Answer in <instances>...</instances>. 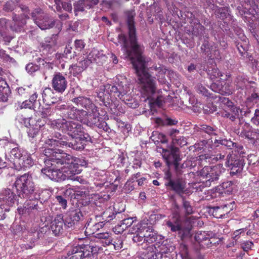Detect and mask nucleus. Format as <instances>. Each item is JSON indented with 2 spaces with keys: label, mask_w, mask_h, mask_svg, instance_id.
<instances>
[{
  "label": "nucleus",
  "mask_w": 259,
  "mask_h": 259,
  "mask_svg": "<svg viewBox=\"0 0 259 259\" xmlns=\"http://www.w3.org/2000/svg\"><path fill=\"white\" fill-rule=\"evenodd\" d=\"M98 1L99 0H79L74 5L75 15H77V12L83 11L84 8L90 9L93 6L97 5Z\"/></svg>",
  "instance_id": "nucleus-23"
},
{
  "label": "nucleus",
  "mask_w": 259,
  "mask_h": 259,
  "mask_svg": "<svg viewBox=\"0 0 259 259\" xmlns=\"http://www.w3.org/2000/svg\"><path fill=\"white\" fill-rule=\"evenodd\" d=\"M70 158L71 161L69 163H63L61 166L63 181L70 180L74 175H76L80 172L79 170L77 169L78 163L75 162V160L73 159L71 155Z\"/></svg>",
  "instance_id": "nucleus-17"
},
{
  "label": "nucleus",
  "mask_w": 259,
  "mask_h": 259,
  "mask_svg": "<svg viewBox=\"0 0 259 259\" xmlns=\"http://www.w3.org/2000/svg\"><path fill=\"white\" fill-rule=\"evenodd\" d=\"M16 120L21 124H24L26 126L31 125L30 121L32 120L30 118H26L21 114H18L16 117Z\"/></svg>",
  "instance_id": "nucleus-52"
},
{
  "label": "nucleus",
  "mask_w": 259,
  "mask_h": 259,
  "mask_svg": "<svg viewBox=\"0 0 259 259\" xmlns=\"http://www.w3.org/2000/svg\"><path fill=\"white\" fill-rule=\"evenodd\" d=\"M218 17L223 20L225 18H229L232 19V16L230 14V11L228 7H224L219 8L217 10Z\"/></svg>",
  "instance_id": "nucleus-45"
},
{
  "label": "nucleus",
  "mask_w": 259,
  "mask_h": 259,
  "mask_svg": "<svg viewBox=\"0 0 259 259\" xmlns=\"http://www.w3.org/2000/svg\"><path fill=\"white\" fill-rule=\"evenodd\" d=\"M52 111L51 108L40 107L38 110V114L42 116V117H46L51 115Z\"/></svg>",
  "instance_id": "nucleus-63"
},
{
  "label": "nucleus",
  "mask_w": 259,
  "mask_h": 259,
  "mask_svg": "<svg viewBox=\"0 0 259 259\" xmlns=\"http://www.w3.org/2000/svg\"><path fill=\"white\" fill-rule=\"evenodd\" d=\"M42 96L44 102L47 105L54 104L56 99L54 98V93L53 90L50 88H46L42 92Z\"/></svg>",
  "instance_id": "nucleus-31"
},
{
  "label": "nucleus",
  "mask_w": 259,
  "mask_h": 259,
  "mask_svg": "<svg viewBox=\"0 0 259 259\" xmlns=\"http://www.w3.org/2000/svg\"><path fill=\"white\" fill-rule=\"evenodd\" d=\"M210 234L205 232H197L195 235V239L202 247H208L211 244L210 240Z\"/></svg>",
  "instance_id": "nucleus-26"
},
{
  "label": "nucleus",
  "mask_w": 259,
  "mask_h": 259,
  "mask_svg": "<svg viewBox=\"0 0 259 259\" xmlns=\"http://www.w3.org/2000/svg\"><path fill=\"white\" fill-rule=\"evenodd\" d=\"M242 6H244V8H243L241 6L237 7L238 13L241 16L245 14L247 11L250 10L251 9H252L255 11H256V9H258L257 6L255 4L254 0H244Z\"/></svg>",
  "instance_id": "nucleus-30"
},
{
  "label": "nucleus",
  "mask_w": 259,
  "mask_h": 259,
  "mask_svg": "<svg viewBox=\"0 0 259 259\" xmlns=\"http://www.w3.org/2000/svg\"><path fill=\"white\" fill-rule=\"evenodd\" d=\"M50 124L55 129L67 132L70 138L78 136L80 140L90 139V136L88 134L84 133L78 120L67 121L64 118L58 119L52 121Z\"/></svg>",
  "instance_id": "nucleus-6"
},
{
  "label": "nucleus",
  "mask_w": 259,
  "mask_h": 259,
  "mask_svg": "<svg viewBox=\"0 0 259 259\" xmlns=\"http://www.w3.org/2000/svg\"><path fill=\"white\" fill-rule=\"evenodd\" d=\"M17 92L18 96L24 98H27L32 93V89L29 86L25 88L20 87L17 88Z\"/></svg>",
  "instance_id": "nucleus-47"
},
{
  "label": "nucleus",
  "mask_w": 259,
  "mask_h": 259,
  "mask_svg": "<svg viewBox=\"0 0 259 259\" xmlns=\"http://www.w3.org/2000/svg\"><path fill=\"white\" fill-rule=\"evenodd\" d=\"M150 229H151V225L148 224L146 221L133 225L130 231L132 234H135L133 238L134 242L137 243L138 245L146 244L145 232L147 233V231Z\"/></svg>",
  "instance_id": "nucleus-11"
},
{
  "label": "nucleus",
  "mask_w": 259,
  "mask_h": 259,
  "mask_svg": "<svg viewBox=\"0 0 259 259\" xmlns=\"http://www.w3.org/2000/svg\"><path fill=\"white\" fill-rule=\"evenodd\" d=\"M110 107L112 113L117 116H119L124 112L121 105L117 103L111 104Z\"/></svg>",
  "instance_id": "nucleus-48"
},
{
  "label": "nucleus",
  "mask_w": 259,
  "mask_h": 259,
  "mask_svg": "<svg viewBox=\"0 0 259 259\" xmlns=\"http://www.w3.org/2000/svg\"><path fill=\"white\" fill-rule=\"evenodd\" d=\"M64 223L62 214H58L55 217L51 224V229L55 235H58L63 232Z\"/></svg>",
  "instance_id": "nucleus-21"
},
{
  "label": "nucleus",
  "mask_w": 259,
  "mask_h": 259,
  "mask_svg": "<svg viewBox=\"0 0 259 259\" xmlns=\"http://www.w3.org/2000/svg\"><path fill=\"white\" fill-rule=\"evenodd\" d=\"M134 223L133 218L125 219L122 221L120 227H122V230H125L127 227H130Z\"/></svg>",
  "instance_id": "nucleus-62"
},
{
  "label": "nucleus",
  "mask_w": 259,
  "mask_h": 259,
  "mask_svg": "<svg viewBox=\"0 0 259 259\" xmlns=\"http://www.w3.org/2000/svg\"><path fill=\"white\" fill-rule=\"evenodd\" d=\"M18 163L20 168H27L32 166L34 162L30 155L26 152Z\"/></svg>",
  "instance_id": "nucleus-37"
},
{
  "label": "nucleus",
  "mask_w": 259,
  "mask_h": 259,
  "mask_svg": "<svg viewBox=\"0 0 259 259\" xmlns=\"http://www.w3.org/2000/svg\"><path fill=\"white\" fill-rule=\"evenodd\" d=\"M233 189V184L231 181L223 183L219 187L218 190L219 193L230 195L232 192Z\"/></svg>",
  "instance_id": "nucleus-40"
},
{
  "label": "nucleus",
  "mask_w": 259,
  "mask_h": 259,
  "mask_svg": "<svg viewBox=\"0 0 259 259\" xmlns=\"http://www.w3.org/2000/svg\"><path fill=\"white\" fill-rule=\"evenodd\" d=\"M251 122L253 125L259 127V109H256L253 116L251 119Z\"/></svg>",
  "instance_id": "nucleus-64"
},
{
  "label": "nucleus",
  "mask_w": 259,
  "mask_h": 259,
  "mask_svg": "<svg viewBox=\"0 0 259 259\" xmlns=\"http://www.w3.org/2000/svg\"><path fill=\"white\" fill-rule=\"evenodd\" d=\"M56 45V39L55 38H50L46 39L45 42L42 44V48L51 53L55 50Z\"/></svg>",
  "instance_id": "nucleus-42"
},
{
  "label": "nucleus",
  "mask_w": 259,
  "mask_h": 259,
  "mask_svg": "<svg viewBox=\"0 0 259 259\" xmlns=\"http://www.w3.org/2000/svg\"><path fill=\"white\" fill-rule=\"evenodd\" d=\"M166 179L168 182L165 184L169 189L174 191L177 193H178V180L173 179L169 172L166 173Z\"/></svg>",
  "instance_id": "nucleus-41"
},
{
  "label": "nucleus",
  "mask_w": 259,
  "mask_h": 259,
  "mask_svg": "<svg viewBox=\"0 0 259 259\" xmlns=\"http://www.w3.org/2000/svg\"><path fill=\"white\" fill-rule=\"evenodd\" d=\"M38 200L35 198L29 199L26 200L22 207H18V211L20 214H35L40 209L38 206Z\"/></svg>",
  "instance_id": "nucleus-16"
},
{
  "label": "nucleus",
  "mask_w": 259,
  "mask_h": 259,
  "mask_svg": "<svg viewBox=\"0 0 259 259\" xmlns=\"http://www.w3.org/2000/svg\"><path fill=\"white\" fill-rule=\"evenodd\" d=\"M210 89L214 92L221 95L230 94L231 92L228 85L223 81L217 80L210 85Z\"/></svg>",
  "instance_id": "nucleus-25"
},
{
  "label": "nucleus",
  "mask_w": 259,
  "mask_h": 259,
  "mask_svg": "<svg viewBox=\"0 0 259 259\" xmlns=\"http://www.w3.org/2000/svg\"><path fill=\"white\" fill-rule=\"evenodd\" d=\"M70 138L71 141L69 142L66 136L62 135L59 133H55L51 138H49L46 141L45 145L52 147L53 149H56V147H68L74 150H80L84 147V142L91 140L90 137V139H77L79 138L78 136Z\"/></svg>",
  "instance_id": "nucleus-5"
},
{
  "label": "nucleus",
  "mask_w": 259,
  "mask_h": 259,
  "mask_svg": "<svg viewBox=\"0 0 259 259\" xmlns=\"http://www.w3.org/2000/svg\"><path fill=\"white\" fill-rule=\"evenodd\" d=\"M18 3L17 0H9L8 1L4 7V10L5 11L11 12L16 8Z\"/></svg>",
  "instance_id": "nucleus-51"
},
{
  "label": "nucleus",
  "mask_w": 259,
  "mask_h": 259,
  "mask_svg": "<svg viewBox=\"0 0 259 259\" xmlns=\"http://www.w3.org/2000/svg\"><path fill=\"white\" fill-rule=\"evenodd\" d=\"M186 184V182L181 181L179 177V197L182 199V209L186 214L189 215L192 214L194 211L189 197L191 191L189 189H185Z\"/></svg>",
  "instance_id": "nucleus-14"
},
{
  "label": "nucleus",
  "mask_w": 259,
  "mask_h": 259,
  "mask_svg": "<svg viewBox=\"0 0 259 259\" xmlns=\"http://www.w3.org/2000/svg\"><path fill=\"white\" fill-rule=\"evenodd\" d=\"M207 142L205 140H201L195 144L194 145L190 146L189 147L190 151H200L203 152L207 151Z\"/></svg>",
  "instance_id": "nucleus-38"
},
{
  "label": "nucleus",
  "mask_w": 259,
  "mask_h": 259,
  "mask_svg": "<svg viewBox=\"0 0 259 259\" xmlns=\"http://www.w3.org/2000/svg\"><path fill=\"white\" fill-rule=\"evenodd\" d=\"M197 162L196 161V159L195 160V158H193L192 159L187 160L184 161L181 166V168H193L194 167Z\"/></svg>",
  "instance_id": "nucleus-56"
},
{
  "label": "nucleus",
  "mask_w": 259,
  "mask_h": 259,
  "mask_svg": "<svg viewBox=\"0 0 259 259\" xmlns=\"http://www.w3.org/2000/svg\"><path fill=\"white\" fill-rule=\"evenodd\" d=\"M192 220V217H189L186 219L184 224H179V236L183 241L190 239L191 236Z\"/></svg>",
  "instance_id": "nucleus-20"
},
{
  "label": "nucleus",
  "mask_w": 259,
  "mask_h": 259,
  "mask_svg": "<svg viewBox=\"0 0 259 259\" xmlns=\"http://www.w3.org/2000/svg\"><path fill=\"white\" fill-rule=\"evenodd\" d=\"M40 125H35L34 127H30L27 131L28 136L30 138H34L39 133Z\"/></svg>",
  "instance_id": "nucleus-54"
},
{
  "label": "nucleus",
  "mask_w": 259,
  "mask_h": 259,
  "mask_svg": "<svg viewBox=\"0 0 259 259\" xmlns=\"http://www.w3.org/2000/svg\"><path fill=\"white\" fill-rule=\"evenodd\" d=\"M206 71L207 75L211 80H214L222 76V74L220 72L215 65L208 67Z\"/></svg>",
  "instance_id": "nucleus-43"
},
{
  "label": "nucleus",
  "mask_w": 259,
  "mask_h": 259,
  "mask_svg": "<svg viewBox=\"0 0 259 259\" xmlns=\"http://www.w3.org/2000/svg\"><path fill=\"white\" fill-rule=\"evenodd\" d=\"M196 159L197 163L200 166L212 163L211 152L208 151L203 152L199 156L196 157Z\"/></svg>",
  "instance_id": "nucleus-33"
},
{
  "label": "nucleus",
  "mask_w": 259,
  "mask_h": 259,
  "mask_svg": "<svg viewBox=\"0 0 259 259\" xmlns=\"http://www.w3.org/2000/svg\"><path fill=\"white\" fill-rule=\"evenodd\" d=\"M67 80L60 73L55 74L52 80V88L57 92L62 93L66 89Z\"/></svg>",
  "instance_id": "nucleus-18"
},
{
  "label": "nucleus",
  "mask_w": 259,
  "mask_h": 259,
  "mask_svg": "<svg viewBox=\"0 0 259 259\" xmlns=\"http://www.w3.org/2000/svg\"><path fill=\"white\" fill-rule=\"evenodd\" d=\"M82 218V214L80 210H73L65 219L64 225L68 228L72 227L81 220Z\"/></svg>",
  "instance_id": "nucleus-22"
},
{
  "label": "nucleus",
  "mask_w": 259,
  "mask_h": 259,
  "mask_svg": "<svg viewBox=\"0 0 259 259\" xmlns=\"http://www.w3.org/2000/svg\"><path fill=\"white\" fill-rule=\"evenodd\" d=\"M152 69L155 71V75L157 76V79L161 83L166 82L165 78L166 74L168 72L166 67L162 65H159L158 66H155L152 67Z\"/></svg>",
  "instance_id": "nucleus-29"
},
{
  "label": "nucleus",
  "mask_w": 259,
  "mask_h": 259,
  "mask_svg": "<svg viewBox=\"0 0 259 259\" xmlns=\"http://www.w3.org/2000/svg\"><path fill=\"white\" fill-rule=\"evenodd\" d=\"M21 14H13L12 20L7 24L5 19H0V35L6 37L10 30L13 32H20L29 19V9L25 5H20Z\"/></svg>",
  "instance_id": "nucleus-4"
},
{
  "label": "nucleus",
  "mask_w": 259,
  "mask_h": 259,
  "mask_svg": "<svg viewBox=\"0 0 259 259\" xmlns=\"http://www.w3.org/2000/svg\"><path fill=\"white\" fill-rule=\"evenodd\" d=\"M25 68L28 73L32 74L33 73L39 70V66L35 64L31 63L28 64Z\"/></svg>",
  "instance_id": "nucleus-61"
},
{
  "label": "nucleus",
  "mask_w": 259,
  "mask_h": 259,
  "mask_svg": "<svg viewBox=\"0 0 259 259\" xmlns=\"http://www.w3.org/2000/svg\"><path fill=\"white\" fill-rule=\"evenodd\" d=\"M196 92L200 95L205 97H208L209 93L208 90L201 84H198L195 87Z\"/></svg>",
  "instance_id": "nucleus-60"
},
{
  "label": "nucleus",
  "mask_w": 259,
  "mask_h": 259,
  "mask_svg": "<svg viewBox=\"0 0 259 259\" xmlns=\"http://www.w3.org/2000/svg\"><path fill=\"white\" fill-rule=\"evenodd\" d=\"M17 196L23 198H30L35 191V187L31 175L25 174L18 177L13 185Z\"/></svg>",
  "instance_id": "nucleus-7"
},
{
  "label": "nucleus",
  "mask_w": 259,
  "mask_h": 259,
  "mask_svg": "<svg viewBox=\"0 0 259 259\" xmlns=\"http://www.w3.org/2000/svg\"><path fill=\"white\" fill-rule=\"evenodd\" d=\"M222 167L220 165L205 166L201 170L197 171V175L203 180L205 187H209L218 182L224 170Z\"/></svg>",
  "instance_id": "nucleus-9"
},
{
  "label": "nucleus",
  "mask_w": 259,
  "mask_h": 259,
  "mask_svg": "<svg viewBox=\"0 0 259 259\" xmlns=\"http://www.w3.org/2000/svg\"><path fill=\"white\" fill-rule=\"evenodd\" d=\"M145 233L146 247L145 251L143 252L144 258L145 259H163L164 253H166L165 246L163 244V238L161 236L158 235L153 231L152 227L151 229Z\"/></svg>",
  "instance_id": "nucleus-3"
},
{
  "label": "nucleus",
  "mask_w": 259,
  "mask_h": 259,
  "mask_svg": "<svg viewBox=\"0 0 259 259\" xmlns=\"http://www.w3.org/2000/svg\"><path fill=\"white\" fill-rule=\"evenodd\" d=\"M108 86H113V85L107 84L100 87L99 92H97V96L100 101H103L106 98H108L109 96H114V93L110 91V88L108 89Z\"/></svg>",
  "instance_id": "nucleus-32"
},
{
  "label": "nucleus",
  "mask_w": 259,
  "mask_h": 259,
  "mask_svg": "<svg viewBox=\"0 0 259 259\" xmlns=\"http://www.w3.org/2000/svg\"><path fill=\"white\" fill-rule=\"evenodd\" d=\"M135 15L131 12L127 16L129 40L124 34H120L118 35V40L122 45L121 49L125 57L131 59L137 75L138 83L142 86V93L145 95L147 99H151L156 90L155 80L147 72L146 61L142 55L143 48L137 43L134 22Z\"/></svg>",
  "instance_id": "nucleus-1"
},
{
  "label": "nucleus",
  "mask_w": 259,
  "mask_h": 259,
  "mask_svg": "<svg viewBox=\"0 0 259 259\" xmlns=\"http://www.w3.org/2000/svg\"><path fill=\"white\" fill-rule=\"evenodd\" d=\"M82 112L87 114V112L77 109L74 107L70 106L66 112H64V115L70 119H76L78 120V115L80 112Z\"/></svg>",
  "instance_id": "nucleus-34"
},
{
  "label": "nucleus",
  "mask_w": 259,
  "mask_h": 259,
  "mask_svg": "<svg viewBox=\"0 0 259 259\" xmlns=\"http://www.w3.org/2000/svg\"><path fill=\"white\" fill-rule=\"evenodd\" d=\"M241 42H237L236 45L237 48L242 56L244 57L247 55L248 49V41L246 37L243 35Z\"/></svg>",
  "instance_id": "nucleus-36"
},
{
  "label": "nucleus",
  "mask_w": 259,
  "mask_h": 259,
  "mask_svg": "<svg viewBox=\"0 0 259 259\" xmlns=\"http://www.w3.org/2000/svg\"><path fill=\"white\" fill-rule=\"evenodd\" d=\"M11 92L7 82L0 77V101L7 102Z\"/></svg>",
  "instance_id": "nucleus-28"
},
{
  "label": "nucleus",
  "mask_w": 259,
  "mask_h": 259,
  "mask_svg": "<svg viewBox=\"0 0 259 259\" xmlns=\"http://www.w3.org/2000/svg\"><path fill=\"white\" fill-rule=\"evenodd\" d=\"M173 217L174 220L168 221L166 224L172 231L175 232L178 230V217L177 214H174Z\"/></svg>",
  "instance_id": "nucleus-50"
},
{
  "label": "nucleus",
  "mask_w": 259,
  "mask_h": 259,
  "mask_svg": "<svg viewBox=\"0 0 259 259\" xmlns=\"http://www.w3.org/2000/svg\"><path fill=\"white\" fill-rule=\"evenodd\" d=\"M178 132L176 130L172 129L169 131V136L171 140L170 151L167 154L165 153L163 155L168 166L169 168L174 167L176 170H177L178 167Z\"/></svg>",
  "instance_id": "nucleus-10"
},
{
  "label": "nucleus",
  "mask_w": 259,
  "mask_h": 259,
  "mask_svg": "<svg viewBox=\"0 0 259 259\" xmlns=\"http://www.w3.org/2000/svg\"><path fill=\"white\" fill-rule=\"evenodd\" d=\"M231 203L213 207L212 214L217 218H222L232 209Z\"/></svg>",
  "instance_id": "nucleus-24"
},
{
  "label": "nucleus",
  "mask_w": 259,
  "mask_h": 259,
  "mask_svg": "<svg viewBox=\"0 0 259 259\" xmlns=\"http://www.w3.org/2000/svg\"><path fill=\"white\" fill-rule=\"evenodd\" d=\"M194 17V15L191 12L185 10L184 12L181 11V18L179 16V19L181 20V23H185L187 21H190Z\"/></svg>",
  "instance_id": "nucleus-49"
},
{
  "label": "nucleus",
  "mask_w": 259,
  "mask_h": 259,
  "mask_svg": "<svg viewBox=\"0 0 259 259\" xmlns=\"http://www.w3.org/2000/svg\"><path fill=\"white\" fill-rule=\"evenodd\" d=\"M55 4L56 5V9L58 11L61 10V6L64 10L68 12H72V6L69 2H63L61 0H55Z\"/></svg>",
  "instance_id": "nucleus-46"
},
{
  "label": "nucleus",
  "mask_w": 259,
  "mask_h": 259,
  "mask_svg": "<svg viewBox=\"0 0 259 259\" xmlns=\"http://www.w3.org/2000/svg\"><path fill=\"white\" fill-rule=\"evenodd\" d=\"M31 16L35 23L42 30L50 29L55 25V21L50 20L48 15L40 9H36L32 12Z\"/></svg>",
  "instance_id": "nucleus-13"
},
{
  "label": "nucleus",
  "mask_w": 259,
  "mask_h": 259,
  "mask_svg": "<svg viewBox=\"0 0 259 259\" xmlns=\"http://www.w3.org/2000/svg\"><path fill=\"white\" fill-rule=\"evenodd\" d=\"M225 164L230 168V175L235 176L242 172L245 163L243 158L234 154H229L227 156Z\"/></svg>",
  "instance_id": "nucleus-15"
},
{
  "label": "nucleus",
  "mask_w": 259,
  "mask_h": 259,
  "mask_svg": "<svg viewBox=\"0 0 259 259\" xmlns=\"http://www.w3.org/2000/svg\"><path fill=\"white\" fill-rule=\"evenodd\" d=\"M198 128L199 134L204 137L205 139L207 138L205 134H207L209 136L216 135L215 130L209 125L201 124L198 127Z\"/></svg>",
  "instance_id": "nucleus-39"
},
{
  "label": "nucleus",
  "mask_w": 259,
  "mask_h": 259,
  "mask_svg": "<svg viewBox=\"0 0 259 259\" xmlns=\"http://www.w3.org/2000/svg\"><path fill=\"white\" fill-rule=\"evenodd\" d=\"M89 60H83L80 61L78 65L75 64L73 65V69H78V70H76V73H80L85 68L87 67L89 65Z\"/></svg>",
  "instance_id": "nucleus-53"
},
{
  "label": "nucleus",
  "mask_w": 259,
  "mask_h": 259,
  "mask_svg": "<svg viewBox=\"0 0 259 259\" xmlns=\"http://www.w3.org/2000/svg\"><path fill=\"white\" fill-rule=\"evenodd\" d=\"M46 229L44 228H41L39 229L38 230H36L34 232H32L31 233L33 234V239H32L33 242L36 241L38 239L40 238H42L44 236L45 232H46Z\"/></svg>",
  "instance_id": "nucleus-58"
},
{
  "label": "nucleus",
  "mask_w": 259,
  "mask_h": 259,
  "mask_svg": "<svg viewBox=\"0 0 259 259\" xmlns=\"http://www.w3.org/2000/svg\"><path fill=\"white\" fill-rule=\"evenodd\" d=\"M26 152L27 151L20 149L19 147H16L11 150L10 155L11 157H13L15 158L16 162L19 163Z\"/></svg>",
  "instance_id": "nucleus-44"
},
{
  "label": "nucleus",
  "mask_w": 259,
  "mask_h": 259,
  "mask_svg": "<svg viewBox=\"0 0 259 259\" xmlns=\"http://www.w3.org/2000/svg\"><path fill=\"white\" fill-rule=\"evenodd\" d=\"M179 249L181 250V256L182 259H190L188 254L187 246L185 244H181L179 246Z\"/></svg>",
  "instance_id": "nucleus-59"
},
{
  "label": "nucleus",
  "mask_w": 259,
  "mask_h": 259,
  "mask_svg": "<svg viewBox=\"0 0 259 259\" xmlns=\"http://www.w3.org/2000/svg\"><path fill=\"white\" fill-rule=\"evenodd\" d=\"M16 194L10 188H4L0 193V202L11 207L16 201Z\"/></svg>",
  "instance_id": "nucleus-19"
},
{
  "label": "nucleus",
  "mask_w": 259,
  "mask_h": 259,
  "mask_svg": "<svg viewBox=\"0 0 259 259\" xmlns=\"http://www.w3.org/2000/svg\"><path fill=\"white\" fill-rule=\"evenodd\" d=\"M192 34L193 35L198 37L199 39H201L202 37H205L206 38L208 37L207 34H205L204 27L200 23H197L193 27Z\"/></svg>",
  "instance_id": "nucleus-35"
},
{
  "label": "nucleus",
  "mask_w": 259,
  "mask_h": 259,
  "mask_svg": "<svg viewBox=\"0 0 259 259\" xmlns=\"http://www.w3.org/2000/svg\"><path fill=\"white\" fill-rule=\"evenodd\" d=\"M45 148L44 154L46 158L44 159L45 166L41 170V174L53 181H63L61 166L71 162V155L45 145Z\"/></svg>",
  "instance_id": "nucleus-2"
},
{
  "label": "nucleus",
  "mask_w": 259,
  "mask_h": 259,
  "mask_svg": "<svg viewBox=\"0 0 259 259\" xmlns=\"http://www.w3.org/2000/svg\"><path fill=\"white\" fill-rule=\"evenodd\" d=\"M32 106L33 104L29 100H25L22 103L18 102L15 103V107L17 108V109H22L23 108L30 109Z\"/></svg>",
  "instance_id": "nucleus-55"
},
{
  "label": "nucleus",
  "mask_w": 259,
  "mask_h": 259,
  "mask_svg": "<svg viewBox=\"0 0 259 259\" xmlns=\"http://www.w3.org/2000/svg\"><path fill=\"white\" fill-rule=\"evenodd\" d=\"M91 111L92 113L88 114L87 118L83 119V123L89 126H96L99 128L103 129L106 132H109L110 128L107 123L99 117L100 114L98 108L94 107Z\"/></svg>",
  "instance_id": "nucleus-12"
},
{
  "label": "nucleus",
  "mask_w": 259,
  "mask_h": 259,
  "mask_svg": "<svg viewBox=\"0 0 259 259\" xmlns=\"http://www.w3.org/2000/svg\"><path fill=\"white\" fill-rule=\"evenodd\" d=\"M72 101L77 106L84 107L88 110H92L94 107H97L89 98L79 96L73 98Z\"/></svg>",
  "instance_id": "nucleus-27"
},
{
  "label": "nucleus",
  "mask_w": 259,
  "mask_h": 259,
  "mask_svg": "<svg viewBox=\"0 0 259 259\" xmlns=\"http://www.w3.org/2000/svg\"><path fill=\"white\" fill-rule=\"evenodd\" d=\"M240 112V109L237 107H233L231 109L230 116L228 118L232 121H235L236 119H238L239 118V113Z\"/></svg>",
  "instance_id": "nucleus-57"
},
{
  "label": "nucleus",
  "mask_w": 259,
  "mask_h": 259,
  "mask_svg": "<svg viewBox=\"0 0 259 259\" xmlns=\"http://www.w3.org/2000/svg\"><path fill=\"white\" fill-rule=\"evenodd\" d=\"M111 89V92L114 93V97H118L129 107L135 108L138 103L132 98L130 94L131 85L125 81H121L119 83L113 86H108ZM111 91V90H110Z\"/></svg>",
  "instance_id": "nucleus-8"
}]
</instances>
